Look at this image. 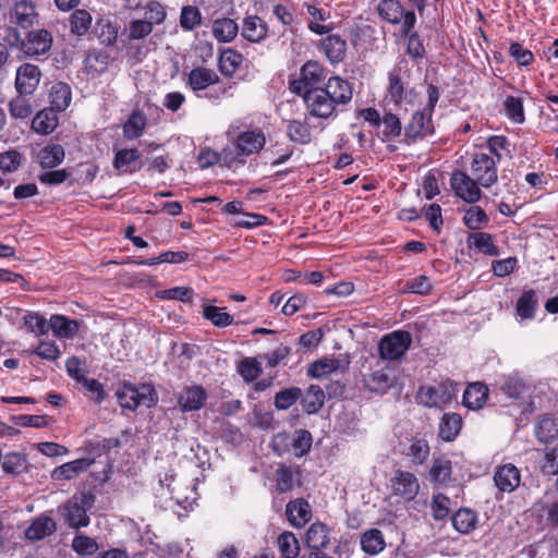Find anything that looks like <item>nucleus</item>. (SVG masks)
<instances>
[{
	"label": "nucleus",
	"mask_w": 558,
	"mask_h": 558,
	"mask_svg": "<svg viewBox=\"0 0 558 558\" xmlns=\"http://www.w3.org/2000/svg\"><path fill=\"white\" fill-rule=\"evenodd\" d=\"M489 219L480 206L470 207L464 216L463 222L471 230H480L487 226Z\"/></svg>",
	"instance_id": "nucleus-52"
},
{
	"label": "nucleus",
	"mask_w": 558,
	"mask_h": 558,
	"mask_svg": "<svg viewBox=\"0 0 558 558\" xmlns=\"http://www.w3.org/2000/svg\"><path fill=\"white\" fill-rule=\"evenodd\" d=\"M286 511L290 523L295 527L303 526L312 515L310 504L302 498L290 501Z\"/></svg>",
	"instance_id": "nucleus-27"
},
{
	"label": "nucleus",
	"mask_w": 558,
	"mask_h": 558,
	"mask_svg": "<svg viewBox=\"0 0 558 558\" xmlns=\"http://www.w3.org/2000/svg\"><path fill=\"white\" fill-rule=\"evenodd\" d=\"M95 502V496L92 493L83 492L74 495L62 506V515L72 529L85 527L89 524L90 519L87 515Z\"/></svg>",
	"instance_id": "nucleus-3"
},
{
	"label": "nucleus",
	"mask_w": 558,
	"mask_h": 558,
	"mask_svg": "<svg viewBox=\"0 0 558 558\" xmlns=\"http://www.w3.org/2000/svg\"><path fill=\"white\" fill-rule=\"evenodd\" d=\"M324 77V68L316 61H307L302 65L299 78L290 82L289 89L296 95H303L315 88Z\"/></svg>",
	"instance_id": "nucleus-9"
},
{
	"label": "nucleus",
	"mask_w": 558,
	"mask_h": 558,
	"mask_svg": "<svg viewBox=\"0 0 558 558\" xmlns=\"http://www.w3.org/2000/svg\"><path fill=\"white\" fill-rule=\"evenodd\" d=\"M301 96L311 116L320 119H329L336 116L337 107L323 87L312 88Z\"/></svg>",
	"instance_id": "nucleus-7"
},
{
	"label": "nucleus",
	"mask_w": 558,
	"mask_h": 558,
	"mask_svg": "<svg viewBox=\"0 0 558 558\" xmlns=\"http://www.w3.org/2000/svg\"><path fill=\"white\" fill-rule=\"evenodd\" d=\"M72 549L81 556H90L99 549L97 541L85 534H77L72 539Z\"/></svg>",
	"instance_id": "nucleus-53"
},
{
	"label": "nucleus",
	"mask_w": 558,
	"mask_h": 558,
	"mask_svg": "<svg viewBox=\"0 0 558 558\" xmlns=\"http://www.w3.org/2000/svg\"><path fill=\"white\" fill-rule=\"evenodd\" d=\"M52 46V35L47 29H35L27 33L22 41V49L28 57L47 53Z\"/></svg>",
	"instance_id": "nucleus-14"
},
{
	"label": "nucleus",
	"mask_w": 558,
	"mask_h": 558,
	"mask_svg": "<svg viewBox=\"0 0 558 558\" xmlns=\"http://www.w3.org/2000/svg\"><path fill=\"white\" fill-rule=\"evenodd\" d=\"M154 26L151 22L136 19L132 20L128 26V37L130 40H141L151 34Z\"/></svg>",
	"instance_id": "nucleus-55"
},
{
	"label": "nucleus",
	"mask_w": 558,
	"mask_h": 558,
	"mask_svg": "<svg viewBox=\"0 0 558 558\" xmlns=\"http://www.w3.org/2000/svg\"><path fill=\"white\" fill-rule=\"evenodd\" d=\"M494 482L500 492L512 493L520 485V471L511 463L500 465L495 471Z\"/></svg>",
	"instance_id": "nucleus-18"
},
{
	"label": "nucleus",
	"mask_w": 558,
	"mask_h": 558,
	"mask_svg": "<svg viewBox=\"0 0 558 558\" xmlns=\"http://www.w3.org/2000/svg\"><path fill=\"white\" fill-rule=\"evenodd\" d=\"M38 17L36 5L32 0H17L10 10V20L21 28L32 27Z\"/></svg>",
	"instance_id": "nucleus-15"
},
{
	"label": "nucleus",
	"mask_w": 558,
	"mask_h": 558,
	"mask_svg": "<svg viewBox=\"0 0 558 558\" xmlns=\"http://www.w3.org/2000/svg\"><path fill=\"white\" fill-rule=\"evenodd\" d=\"M457 386L451 380L422 386L416 395L417 402L426 408L444 409L457 396Z\"/></svg>",
	"instance_id": "nucleus-4"
},
{
	"label": "nucleus",
	"mask_w": 558,
	"mask_h": 558,
	"mask_svg": "<svg viewBox=\"0 0 558 558\" xmlns=\"http://www.w3.org/2000/svg\"><path fill=\"white\" fill-rule=\"evenodd\" d=\"M116 396L119 404L123 409L131 411H134L141 404L151 408L158 401L155 388L150 384L134 386L130 383H124L117 390Z\"/></svg>",
	"instance_id": "nucleus-2"
},
{
	"label": "nucleus",
	"mask_w": 558,
	"mask_h": 558,
	"mask_svg": "<svg viewBox=\"0 0 558 558\" xmlns=\"http://www.w3.org/2000/svg\"><path fill=\"white\" fill-rule=\"evenodd\" d=\"M58 125V117L53 109H44L39 111L32 121V129L41 135L54 131Z\"/></svg>",
	"instance_id": "nucleus-34"
},
{
	"label": "nucleus",
	"mask_w": 558,
	"mask_h": 558,
	"mask_svg": "<svg viewBox=\"0 0 558 558\" xmlns=\"http://www.w3.org/2000/svg\"><path fill=\"white\" fill-rule=\"evenodd\" d=\"M57 524L51 517L40 515L26 529L25 537L29 541L43 539L54 533Z\"/></svg>",
	"instance_id": "nucleus-24"
},
{
	"label": "nucleus",
	"mask_w": 558,
	"mask_h": 558,
	"mask_svg": "<svg viewBox=\"0 0 558 558\" xmlns=\"http://www.w3.org/2000/svg\"><path fill=\"white\" fill-rule=\"evenodd\" d=\"M396 377L390 368H381L365 376L366 387L375 392H384L395 384Z\"/></svg>",
	"instance_id": "nucleus-25"
},
{
	"label": "nucleus",
	"mask_w": 558,
	"mask_h": 558,
	"mask_svg": "<svg viewBox=\"0 0 558 558\" xmlns=\"http://www.w3.org/2000/svg\"><path fill=\"white\" fill-rule=\"evenodd\" d=\"M238 32V24L228 17L216 20L213 24V35L220 43H230Z\"/></svg>",
	"instance_id": "nucleus-38"
},
{
	"label": "nucleus",
	"mask_w": 558,
	"mask_h": 558,
	"mask_svg": "<svg viewBox=\"0 0 558 558\" xmlns=\"http://www.w3.org/2000/svg\"><path fill=\"white\" fill-rule=\"evenodd\" d=\"M277 545L283 558H298L300 543L292 532L286 531L281 533L277 538Z\"/></svg>",
	"instance_id": "nucleus-44"
},
{
	"label": "nucleus",
	"mask_w": 558,
	"mask_h": 558,
	"mask_svg": "<svg viewBox=\"0 0 558 558\" xmlns=\"http://www.w3.org/2000/svg\"><path fill=\"white\" fill-rule=\"evenodd\" d=\"M325 402L324 390L317 385H311L302 398L301 403L304 411L308 414L318 412Z\"/></svg>",
	"instance_id": "nucleus-43"
},
{
	"label": "nucleus",
	"mask_w": 558,
	"mask_h": 558,
	"mask_svg": "<svg viewBox=\"0 0 558 558\" xmlns=\"http://www.w3.org/2000/svg\"><path fill=\"white\" fill-rule=\"evenodd\" d=\"M141 157V153L135 149H121L116 154L113 166L117 170L126 172L129 166Z\"/></svg>",
	"instance_id": "nucleus-62"
},
{
	"label": "nucleus",
	"mask_w": 558,
	"mask_h": 558,
	"mask_svg": "<svg viewBox=\"0 0 558 558\" xmlns=\"http://www.w3.org/2000/svg\"><path fill=\"white\" fill-rule=\"evenodd\" d=\"M389 84L387 88V96L390 102L404 108L414 106L417 99V93L410 86V69L407 61H400L389 72Z\"/></svg>",
	"instance_id": "nucleus-1"
},
{
	"label": "nucleus",
	"mask_w": 558,
	"mask_h": 558,
	"mask_svg": "<svg viewBox=\"0 0 558 558\" xmlns=\"http://www.w3.org/2000/svg\"><path fill=\"white\" fill-rule=\"evenodd\" d=\"M506 116L514 123L524 122L523 104L520 98L508 96L504 102Z\"/></svg>",
	"instance_id": "nucleus-58"
},
{
	"label": "nucleus",
	"mask_w": 558,
	"mask_h": 558,
	"mask_svg": "<svg viewBox=\"0 0 558 558\" xmlns=\"http://www.w3.org/2000/svg\"><path fill=\"white\" fill-rule=\"evenodd\" d=\"M348 364L340 359L324 357L308 366L307 375L313 378H324L332 374L344 373Z\"/></svg>",
	"instance_id": "nucleus-20"
},
{
	"label": "nucleus",
	"mask_w": 558,
	"mask_h": 558,
	"mask_svg": "<svg viewBox=\"0 0 558 558\" xmlns=\"http://www.w3.org/2000/svg\"><path fill=\"white\" fill-rule=\"evenodd\" d=\"M488 398V388L484 384H470L463 393V404L470 410H478L484 407Z\"/></svg>",
	"instance_id": "nucleus-26"
},
{
	"label": "nucleus",
	"mask_w": 558,
	"mask_h": 558,
	"mask_svg": "<svg viewBox=\"0 0 558 558\" xmlns=\"http://www.w3.org/2000/svg\"><path fill=\"white\" fill-rule=\"evenodd\" d=\"M500 389L509 398L520 399L531 391V386L523 377L511 374L504 378Z\"/></svg>",
	"instance_id": "nucleus-30"
},
{
	"label": "nucleus",
	"mask_w": 558,
	"mask_h": 558,
	"mask_svg": "<svg viewBox=\"0 0 558 558\" xmlns=\"http://www.w3.org/2000/svg\"><path fill=\"white\" fill-rule=\"evenodd\" d=\"M312 435L308 430L298 429L292 437L294 456L302 457L307 453L312 447Z\"/></svg>",
	"instance_id": "nucleus-59"
},
{
	"label": "nucleus",
	"mask_w": 558,
	"mask_h": 558,
	"mask_svg": "<svg viewBox=\"0 0 558 558\" xmlns=\"http://www.w3.org/2000/svg\"><path fill=\"white\" fill-rule=\"evenodd\" d=\"M393 496L400 497L404 501H412L420 492L417 477L408 471L397 470L389 480L388 485Z\"/></svg>",
	"instance_id": "nucleus-8"
},
{
	"label": "nucleus",
	"mask_w": 558,
	"mask_h": 558,
	"mask_svg": "<svg viewBox=\"0 0 558 558\" xmlns=\"http://www.w3.org/2000/svg\"><path fill=\"white\" fill-rule=\"evenodd\" d=\"M380 126H383L381 133L384 141H395L401 135L402 124L400 118L395 113H385L381 118Z\"/></svg>",
	"instance_id": "nucleus-49"
},
{
	"label": "nucleus",
	"mask_w": 558,
	"mask_h": 558,
	"mask_svg": "<svg viewBox=\"0 0 558 558\" xmlns=\"http://www.w3.org/2000/svg\"><path fill=\"white\" fill-rule=\"evenodd\" d=\"M25 465L26 459L22 453L10 452L3 458L2 470L5 473L19 474L25 469Z\"/></svg>",
	"instance_id": "nucleus-60"
},
{
	"label": "nucleus",
	"mask_w": 558,
	"mask_h": 558,
	"mask_svg": "<svg viewBox=\"0 0 558 558\" xmlns=\"http://www.w3.org/2000/svg\"><path fill=\"white\" fill-rule=\"evenodd\" d=\"M535 434L541 442H551L558 437V423L551 417H543L535 427Z\"/></svg>",
	"instance_id": "nucleus-50"
},
{
	"label": "nucleus",
	"mask_w": 558,
	"mask_h": 558,
	"mask_svg": "<svg viewBox=\"0 0 558 558\" xmlns=\"http://www.w3.org/2000/svg\"><path fill=\"white\" fill-rule=\"evenodd\" d=\"M145 14H146V21L151 22V25L154 24H161L167 17V12L165 10V7L159 3L158 1L150 0L145 5Z\"/></svg>",
	"instance_id": "nucleus-63"
},
{
	"label": "nucleus",
	"mask_w": 558,
	"mask_h": 558,
	"mask_svg": "<svg viewBox=\"0 0 558 558\" xmlns=\"http://www.w3.org/2000/svg\"><path fill=\"white\" fill-rule=\"evenodd\" d=\"M302 397V390L299 387H290L280 390L275 396V407L278 410H288Z\"/></svg>",
	"instance_id": "nucleus-54"
},
{
	"label": "nucleus",
	"mask_w": 558,
	"mask_h": 558,
	"mask_svg": "<svg viewBox=\"0 0 558 558\" xmlns=\"http://www.w3.org/2000/svg\"><path fill=\"white\" fill-rule=\"evenodd\" d=\"M323 88L337 108L344 106L352 100V86L347 80H343L340 76L330 77Z\"/></svg>",
	"instance_id": "nucleus-16"
},
{
	"label": "nucleus",
	"mask_w": 558,
	"mask_h": 558,
	"mask_svg": "<svg viewBox=\"0 0 558 558\" xmlns=\"http://www.w3.org/2000/svg\"><path fill=\"white\" fill-rule=\"evenodd\" d=\"M206 391L201 386L186 387L178 398V403L183 411L199 410L206 400Z\"/></svg>",
	"instance_id": "nucleus-21"
},
{
	"label": "nucleus",
	"mask_w": 558,
	"mask_h": 558,
	"mask_svg": "<svg viewBox=\"0 0 558 558\" xmlns=\"http://www.w3.org/2000/svg\"><path fill=\"white\" fill-rule=\"evenodd\" d=\"M51 109L57 111H64L72 99L71 88L65 83H56L51 86L49 93Z\"/></svg>",
	"instance_id": "nucleus-36"
},
{
	"label": "nucleus",
	"mask_w": 558,
	"mask_h": 558,
	"mask_svg": "<svg viewBox=\"0 0 558 558\" xmlns=\"http://www.w3.org/2000/svg\"><path fill=\"white\" fill-rule=\"evenodd\" d=\"M453 527L461 534H469L477 524V514L468 508L458 510L451 518Z\"/></svg>",
	"instance_id": "nucleus-39"
},
{
	"label": "nucleus",
	"mask_w": 558,
	"mask_h": 558,
	"mask_svg": "<svg viewBox=\"0 0 558 558\" xmlns=\"http://www.w3.org/2000/svg\"><path fill=\"white\" fill-rule=\"evenodd\" d=\"M243 61V57L238 51L228 48L225 49L219 58V69L225 75H232L236 72Z\"/></svg>",
	"instance_id": "nucleus-47"
},
{
	"label": "nucleus",
	"mask_w": 558,
	"mask_h": 558,
	"mask_svg": "<svg viewBox=\"0 0 558 558\" xmlns=\"http://www.w3.org/2000/svg\"><path fill=\"white\" fill-rule=\"evenodd\" d=\"M202 314L205 319L209 320L214 326L218 328L228 327L234 322L233 316L225 312V307L204 304Z\"/></svg>",
	"instance_id": "nucleus-42"
},
{
	"label": "nucleus",
	"mask_w": 558,
	"mask_h": 558,
	"mask_svg": "<svg viewBox=\"0 0 558 558\" xmlns=\"http://www.w3.org/2000/svg\"><path fill=\"white\" fill-rule=\"evenodd\" d=\"M412 343L410 332L404 330L392 331L381 338L378 344L379 355L387 361L399 360Z\"/></svg>",
	"instance_id": "nucleus-6"
},
{
	"label": "nucleus",
	"mask_w": 558,
	"mask_h": 558,
	"mask_svg": "<svg viewBox=\"0 0 558 558\" xmlns=\"http://www.w3.org/2000/svg\"><path fill=\"white\" fill-rule=\"evenodd\" d=\"M536 296L533 290L525 291L517 303V312L522 318H532L536 308Z\"/></svg>",
	"instance_id": "nucleus-56"
},
{
	"label": "nucleus",
	"mask_w": 558,
	"mask_h": 558,
	"mask_svg": "<svg viewBox=\"0 0 558 558\" xmlns=\"http://www.w3.org/2000/svg\"><path fill=\"white\" fill-rule=\"evenodd\" d=\"M267 23L257 15H251L243 20L242 36L251 43H260L266 38Z\"/></svg>",
	"instance_id": "nucleus-23"
},
{
	"label": "nucleus",
	"mask_w": 558,
	"mask_h": 558,
	"mask_svg": "<svg viewBox=\"0 0 558 558\" xmlns=\"http://www.w3.org/2000/svg\"><path fill=\"white\" fill-rule=\"evenodd\" d=\"M329 541V529L324 523L315 522L306 531L305 543L313 553L326 548Z\"/></svg>",
	"instance_id": "nucleus-22"
},
{
	"label": "nucleus",
	"mask_w": 558,
	"mask_h": 558,
	"mask_svg": "<svg viewBox=\"0 0 558 558\" xmlns=\"http://www.w3.org/2000/svg\"><path fill=\"white\" fill-rule=\"evenodd\" d=\"M239 373L246 383L254 381L262 374L260 364L252 357H245L239 366Z\"/></svg>",
	"instance_id": "nucleus-61"
},
{
	"label": "nucleus",
	"mask_w": 558,
	"mask_h": 558,
	"mask_svg": "<svg viewBox=\"0 0 558 558\" xmlns=\"http://www.w3.org/2000/svg\"><path fill=\"white\" fill-rule=\"evenodd\" d=\"M92 14L86 10H75L70 16L71 32L74 35H85L92 26Z\"/></svg>",
	"instance_id": "nucleus-51"
},
{
	"label": "nucleus",
	"mask_w": 558,
	"mask_h": 558,
	"mask_svg": "<svg viewBox=\"0 0 558 558\" xmlns=\"http://www.w3.org/2000/svg\"><path fill=\"white\" fill-rule=\"evenodd\" d=\"M362 550L368 555H377L386 547L383 532L377 529H369L361 536Z\"/></svg>",
	"instance_id": "nucleus-33"
},
{
	"label": "nucleus",
	"mask_w": 558,
	"mask_h": 558,
	"mask_svg": "<svg viewBox=\"0 0 558 558\" xmlns=\"http://www.w3.org/2000/svg\"><path fill=\"white\" fill-rule=\"evenodd\" d=\"M322 46L328 60L331 63H339L344 59L347 52V43L340 36L330 35L326 37L323 40Z\"/></svg>",
	"instance_id": "nucleus-32"
},
{
	"label": "nucleus",
	"mask_w": 558,
	"mask_h": 558,
	"mask_svg": "<svg viewBox=\"0 0 558 558\" xmlns=\"http://www.w3.org/2000/svg\"><path fill=\"white\" fill-rule=\"evenodd\" d=\"M92 463L93 461L87 458L64 463L52 471L51 477L54 481L72 480L81 472L86 471Z\"/></svg>",
	"instance_id": "nucleus-29"
},
{
	"label": "nucleus",
	"mask_w": 558,
	"mask_h": 558,
	"mask_svg": "<svg viewBox=\"0 0 558 558\" xmlns=\"http://www.w3.org/2000/svg\"><path fill=\"white\" fill-rule=\"evenodd\" d=\"M433 132L432 113L425 109L415 111L404 129V142L411 144Z\"/></svg>",
	"instance_id": "nucleus-13"
},
{
	"label": "nucleus",
	"mask_w": 558,
	"mask_h": 558,
	"mask_svg": "<svg viewBox=\"0 0 558 558\" xmlns=\"http://www.w3.org/2000/svg\"><path fill=\"white\" fill-rule=\"evenodd\" d=\"M452 463L445 457L440 456L433 460L428 472L429 481L436 485H445L451 481Z\"/></svg>",
	"instance_id": "nucleus-28"
},
{
	"label": "nucleus",
	"mask_w": 558,
	"mask_h": 558,
	"mask_svg": "<svg viewBox=\"0 0 558 558\" xmlns=\"http://www.w3.org/2000/svg\"><path fill=\"white\" fill-rule=\"evenodd\" d=\"M228 137L239 157L258 153L266 143L265 134L260 130L244 131L238 135H233L232 131H228Z\"/></svg>",
	"instance_id": "nucleus-10"
},
{
	"label": "nucleus",
	"mask_w": 558,
	"mask_h": 558,
	"mask_svg": "<svg viewBox=\"0 0 558 558\" xmlns=\"http://www.w3.org/2000/svg\"><path fill=\"white\" fill-rule=\"evenodd\" d=\"M466 244L470 248H475L489 256H497L499 254L498 247L494 244L493 238L489 233H471L466 239Z\"/></svg>",
	"instance_id": "nucleus-35"
},
{
	"label": "nucleus",
	"mask_w": 558,
	"mask_h": 558,
	"mask_svg": "<svg viewBox=\"0 0 558 558\" xmlns=\"http://www.w3.org/2000/svg\"><path fill=\"white\" fill-rule=\"evenodd\" d=\"M95 34L102 45H113L118 37V25L109 17H100L96 22Z\"/></svg>",
	"instance_id": "nucleus-40"
},
{
	"label": "nucleus",
	"mask_w": 558,
	"mask_h": 558,
	"mask_svg": "<svg viewBox=\"0 0 558 558\" xmlns=\"http://www.w3.org/2000/svg\"><path fill=\"white\" fill-rule=\"evenodd\" d=\"M450 185L454 194L466 203L474 204L480 201L481 185L473 178L462 171H456L450 179Z\"/></svg>",
	"instance_id": "nucleus-12"
},
{
	"label": "nucleus",
	"mask_w": 558,
	"mask_h": 558,
	"mask_svg": "<svg viewBox=\"0 0 558 558\" xmlns=\"http://www.w3.org/2000/svg\"><path fill=\"white\" fill-rule=\"evenodd\" d=\"M541 470L547 475L558 474V447H554L545 451Z\"/></svg>",
	"instance_id": "nucleus-64"
},
{
	"label": "nucleus",
	"mask_w": 558,
	"mask_h": 558,
	"mask_svg": "<svg viewBox=\"0 0 558 558\" xmlns=\"http://www.w3.org/2000/svg\"><path fill=\"white\" fill-rule=\"evenodd\" d=\"M40 71L37 65L25 63L16 71L15 87L21 95H31L38 86Z\"/></svg>",
	"instance_id": "nucleus-17"
},
{
	"label": "nucleus",
	"mask_w": 558,
	"mask_h": 558,
	"mask_svg": "<svg viewBox=\"0 0 558 558\" xmlns=\"http://www.w3.org/2000/svg\"><path fill=\"white\" fill-rule=\"evenodd\" d=\"M146 125V117L140 112L134 111L123 125V135L128 140H135L140 137Z\"/></svg>",
	"instance_id": "nucleus-48"
},
{
	"label": "nucleus",
	"mask_w": 558,
	"mask_h": 558,
	"mask_svg": "<svg viewBox=\"0 0 558 558\" xmlns=\"http://www.w3.org/2000/svg\"><path fill=\"white\" fill-rule=\"evenodd\" d=\"M109 63V54L105 51H89L84 60L85 70L92 74L104 73Z\"/></svg>",
	"instance_id": "nucleus-46"
},
{
	"label": "nucleus",
	"mask_w": 558,
	"mask_h": 558,
	"mask_svg": "<svg viewBox=\"0 0 558 558\" xmlns=\"http://www.w3.org/2000/svg\"><path fill=\"white\" fill-rule=\"evenodd\" d=\"M65 153L61 145L49 144L38 153V161L43 168H54L64 159Z\"/></svg>",
	"instance_id": "nucleus-37"
},
{
	"label": "nucleus",
	"mask_w": 558,
	"mask_h": 558,
	"mask_svg": "<svg viewBox=\"0 0 558 558\" xmlns=\"http://www.w3.org/2000/svg\"><path fill=\"white\" fill-rule=\"evenodd\" d=\"M287 134L295 144L305 145L312 140V132L307 123L292 120L287 125Z\"/></svg>",
	"instance_id": "nucleus-45"
},
{
	"label": "nucleus",
	"mask_w": 558,
	"mask_h": 558,
	"mask_svg": "<svg viewBox=\"0 0 558 558\" xmlns=\"http://www.w3.org/2000/svg\"><path fill=\"white\" fill-rule=\"evenodd\" d=\"M218 74L208 68L197 66L191 70L187 75V85L194 93H199L219 82Z\"/></svg>",
	"instance_id": "nucleus-19"
},
{
	"label": "nucleus",
	"mask_w": 558,
	"mask_h": 558,
	"mask_svg": "<svg viewBox=\"0 0 558 558\" xmlns=\"http://www.w3.org/2000/svg\"><path fill=\"white\" fill-rule=\"evenodd\" d=\"M462 428V417L457 413H446L439 422V437L445 441H452L457 438Z\"/></svg>",
	"instance_id": "nucleus-31"
},
{
	"label": "nucleus",
	"mask_w": 558,
	"mask_h": 558,
	"mask_svg": "<svg viewBox=\"0 0 558 558\" xmlns=\"http://www.w3.org/2000/svg\"><path fill=\"white\" fill-rule=\"evenodd\" d=\"M474 180L483 187H489L497 182L496 161L486 154H475L471 162Z\"/></svg>",
	"instance_id": "nucleus-11"
},
{
	"label": "nucleus",
	"mask_w": 558,
	"mask_h": 558,
	"mask_svg": "<svg viewBox=\"0 0 558 558\" xmlns=\"http://www.w3.org/2000/svg\"><path fill=\"white\" fill-rule=\"evenodd\" d=\"M49 327L59 338H72L78 330L77 323L62 315H53L49 320Z\"/></svg>",
	"instance_id": "nucleus-41"
},
{
	"label": "nucleus",
	"mask_w": 558,
	"mask_h": 558,
	"mask_svg": "<svg viewBox=\"0 0 558 558\" xmlns=\"http://www.w3.org/2000/svg\"><path fill=\"white\" fill-rule=\"evenodd\" d=\"M377 13L379 16L390 24L401 25L402 35H409L413 31L416 16L413 11H404L402 4L398 0H380L377 4Z\"/></svg>",
	"instance_id": "nucleus-5"
},
{
	"label": "nucleus",
	"mask_w": 558,
	"mask_h": 558,
	"mask_svg": "<svg viewBox=\"0 0 558 558\" xmlns=\"http://www.w3.org/2000/svg\"><path fill=\"white\" fill-rule=\"evenodd\" d=\"M202 22L201 11L193 5L183 7L180 14V26L184 31H193Z\"/></svg>",
	"instance_id": "nucleus-57"
}]
</instances>
